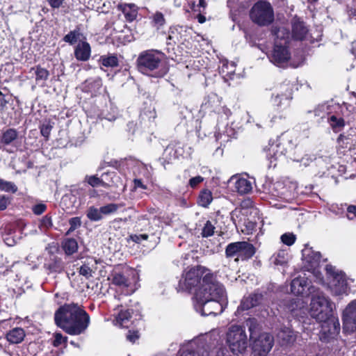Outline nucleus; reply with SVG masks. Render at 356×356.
<instances>
[{"label":"nucleus","mask_w":356,"mask_h":356,"mask_svg":"<svg viewBox=\"0 0 356 356\" xmlns=\"http://www.w3.org/2000/svg\"><path fill=\"white\" fill-rule=\"evenodd\" d=\"M56 324L72 335L80 334L90 323V316L78 304H65L55 313Z\"/></svg>","instance_id":"1"},{"label":"nucleus","mask_w":356,"mask_h":356,"mask_svg":"<svg viewBox=\"0 0 356 356\" xmlns=\"http://www.w3.org/2000/svg\"><path fill=\"white\" fill-rule=\"evenodd\" d=\"M226 300L225 288L218 282L211 285L210 289L206 291L197 292L195 298L194 307L202 316H216L222 312Z\"/></svg>","instance_id":"2"},{"label":"nucleus","mask_w":356,"mask_h":356,"mask_svg":"<svg viewBox=\"0 0 356 356\" xmlns=\"http://www.w3.org/2000/svg\"><path fill=\"white\" fill-rule=\"evenodd\" d=\"M218 282L210 269L202 266H197L184 270L179 280V286L182 290L193 292L195 298L197 292L206 291L210 289L211 285Z\"/></svg>","instance_id":"3"},{"label":"nucleus","mask_w":356,"mask_h":356,"mask_svg":"<svg viewBox=\"0 0 356 356\" xmlns=\"http://www.w3.org/2000/svg\"><path fill=\"white\" fill-rule=\"evenodd\" d=\"M136 65L141 73L156 78L163 77L168 72L164 62V54L154 49L140 52L136 60Z\"/></svg>","instance_id":"4"},{"label":"nucleus","mask_w":356,"mask_h":356,"mask_svg":"<svg viewBox=\"0 0 356 356\" xmlns=\"http://www.w3.org/2000/svg\"><path fill=\"white\" fill-rule=\"evenodd\" d=\"M309 289L312 296L309 310L310 316L317 321H326L332 316V303L322 291L315 287Z\"/></svg>","instance_id":"5"},{"label":"nucleus","mask_w":356,"mask_h":356,"mask_svg":"<svg viewBox=\"0 0 356 356\" xmlns=\"http://www.w3.org/2000/svg\"><path fill=\"white\" fill-rule=\"evenodd\" d=\"M226 343L234 354L245 353L248 346V338L245 329L236 325L230 326L226 333Z\"/></svg>","instance_id":"6"},{"label":"nucleus","mask_w":356,"mask_h":356,"mask_svg":"<svg viewBox=\"0 0 356 356\" xmlns=\"http://www.w3.org/2000/svg\"><path fill=\"white\" fill-rule=\"evenodd\" d=\"M250 17L259 26H268L274 20L273 7L266 1H259L250 9Z\"/></svg>","instance_id":"7"},{"label":"nucleus","mask_w":356,"mask_h":356,"mask_svg":"<svg viewBox=\"0 0 356 356\" xmlns=\"http://www.w3.org/2000/svg\"><path fill=\"white\" fill-rule=\"evenodd\" d=\"M296 145L291 140H284V139H279L275 143H270L265 148L266 158L270 164L274 167L277 165V161L281 159L283 155L289 154V156L292 154Z\"/></svg>","instance_id":"8"},{"label":"nucleus","mask_w":356,"mask_h":356,"mask_svg":"<svg viewBox=\"0 0 356 356\" xmlns=\"http://www.w3.org/2000/svg\"><path fill=\"white\" fill-rule=\"evenodd\" d=\"M325 269L332 293L336 296L346 294L349 287L346 275L331 265H326Z\"/></svg>","instance_id":"9"},{"label":"nucleus","mask_w":356,"mask_h":356,"mask_svg":"<svg viewBox=\"0 0 356 356\" xmlns=\"http://www.w3.org/2000/svg\"><path fill=\"white\" fill-rule=\"evenodd\" d=\"M254 253V247L247 241L231 243L225 248L226 257H235V261L248 260L252 257Z\"/></svg>","instance_id":"10"},{"label":"nucleus","mask_w":356,"mask_h":356,"mask_svg":"<svg viewBox=\"0 0 356 356\" xmlns=\"http://www.w3.org/2000/svg\"><path fill=\"white\" fill-rule=\"evenodd\" d=\"M302 257L305 263L308 264L309 270H313V275L316 279V282L320 284H324L321 273L316 269L321 262V253L314 251L310 248H305L302 250Z\"/></svg>","instance_id":"11"},{"label":"nucleus","mask_w":356,"mask_h":356,"mask_svg":"<svg viewBox=\"0 0 356 356\" xmlns=\"http://www.w3.org/2000/svg\"><path fill=\"white\" fill-rule=\"evenodd\" d=\"M274 344V339L268 333L260 334L252 342V350L254 356H267Z\"/></svg>","instance_id":"12"},{"label":"nucleus","mask_w":356,"mask_h":356,"mask_svg":"<svg viewBox=\"0 0 356 356\" xmlns=\"http://www.w3.org/2000/svg\"><path fill=\"white\" fill-rule=\"evenodd\" d=\"M291 54L286 45L275 42L274 48L269 56L270 61L277 66H284L289 60Z\"/></svg>","instance_id":"13"},{"label":"nucleus","mask_w":356,"mask_h":356,"mask_svg":"<svg viewBox=\"0 0 356 356\" xmlns=\"http://www.w3.org/2000/svg\"><path fill=\"white\" fill-rule=\"evenodd\" d=\"M343 330L351 333L356 331V302H351L345 309L343 314Z\"/></svg>","instance_id":"14"},{"label":"nucleus","mask_w":356,"mask_h":356,"mask_svg":"<svg viewBox=\"0 0 356 356\" xmlns=\"http://www.w3.org/2000/svg\"><path fill=\"white\" fill-rule=\"evenodd\" d=\"M323 323L321 326V333L324 339L330 340L334 338L339 333L340 324L338 319L331 316L325 321H319Z\"/></svg>","instance_id":"15"},{"label":"nucleus","mask_w":356,"mask_h":356,"mask_svg":"<svg viewBox=\"0 0 356 356\" xmlns=\"http://www.w3.org/2000/svg\"><path fill=\"white\" fill-rule=\"evenodd\" d=\"M310 282L305 277H299L292 280L291 283V291L295 295H311L309 288L314 287L310 286Z\"/></svg>","instance_id":"16"},{"label":"nucleus","mask_w":356,"mask_h":356,"mask_svg":"<svg viewBox=\"0 0 356 356\" xmlns=\"http://www.w3.org/2000/svg\"><path fill=\"white\" fill-rule=\"evenodd\" d=\"M296 334L289 327L281 328L277 334V340L282 346H291L296 340Z\"/></svg>","instance_id":"17"},{"label":"nucleus","mask_w":356,"mask_h":356,"mask_svg":"<svg viewBox=\"0 0 356 356\" xmlns=\"http://www.w3.org/2000/svg\"><path fill=\"white\" fill-rule=\"evenodd\" d=\"M306 305L301 298L297 297L290 300L286 307L294 316L302 317L307 310Z\"/></svg>","instance_id":"18"},{"label":"nucleus","mask_w":356,"mask_h":356,"mask_svg":"<svg viewBox=\"0 0 356 356\" xmlns=\"http://www.w3.org/2000/svg\"><path fill=\"white\" fill-rule=\"evenodd\" d=\"M110 175L111 174L108 172L102 173L100 177H97V175H86L84 178V181L93 188L102 186L108 188L111 186V184L108 183V180H105L104 177H109Z\"/></svg>","instance_id":"19"},{"label":"nucleus","mask_w":356,"mask_h":356,"mask_svg":"<svg viewBox=\"0 0 356 356\" xmlns=\"http://www.w3.org/2000/svg\"><path fill=\"white\" fill-rule=\"evenodd\" d=\"M91 48L87 42H79L75 48L74 56L78 60L86 61L90 58Z\"/></svg>","instance_id":"20"},{"label":"nucleus","mask_w":356,"mask_h":356,"mask_svg":"<svg viewBox=\"0 0 356 356\" xmlns=\"http://www.w3.org/2000/svg\"><path fill=\"white\" fill-rule=\"evenodd\" d=\"M262 300V295L254 293L244 297L239 307L242 310H248L258 305Z\"/></svg>","instance_id":"21"},{"label":"nucleus","mask_w":356,"mask_h":356,"mask_svg":"<svg viewBox=\"0 0 356 356\" xmlns=\"http://www.w3.org/2000/svg\"><path fill=\"white\" fill-rule=\"evenodd\" d=\"M118 10L122 11L127 20L134 21L137 16V7L132 3H120L117 6Z\"/></svg>","instance_id":"22"},{"label":"nucleus","mask_w":356,"mask_h":356,"mask_svg":"<svg viewBox=\"0 0 356 356\" xmlns=\"http://www.w3.org/2000/svg\"><path fill=\"white\" fill-rule=\"evenodd\" d=\"M272 32L275 37V42L277 41L278 44L286 45L290 37V32L284 26L273 27Z\"/></svg>","instance_id":"23"},{"label":"nucleus","mask_w":356,"mask_h":356,"mask_svg":"<svg viewBox=\"0 0 356 356\" xmlns=\"http://www.w3.org/2000/svg\"><path fill=\"white\" fill-rule=\"evenodd\" d=\"M222 97L215 93H212L208 95L204 102V106L216 113H220V107L222 104Z\"/></svg>","instance_id":"24"},{"label":"nucleus","mask_w":356,"mask_h":356,"mask_svg":"<svg viewBox=\"0 0 356 356\" xmlns=\"http://www.w3.org/2000/svg\"><path fill=\"white\" fill-rule=\"evenodd\" d=\"M308 33V29L302 22L294 21L292 26V35L296 40H303Z\"/></svg>","instance_id":"25"},{"label":"nucleus","mask_w":356,"mask_h":356,"mask_svg":"<svg viewBox=\"0 0 356 356\" xmlns=\"http://www.w3.org/2000/svg\"><path fill=\"white\" fill-rule=\"evenodd\" d=\"M98 63L101 69H102V67H115L118 66L119 60L115 54H108L101 56L98 60Z\"/></svg>","instance_id":"26"},{"label":"nucleus","mask_w":356,"mask_h":356,"mask_svg":"<svg viewBox=\"0 0 356 356\" xmlns=\"http://www.w3.org/2000/svg\"><path fill=\"white\" fill-rule=\"evenodd\" d=\"M25 337L24 330L21 327H15L6 334V339L10 343H21Z\"/></svg>","instance_id":"27"},{"label":"nucleus","mask_w":356,"mask_h":356,"mask_svg":"<svg viewBox=\"0 0 356 356\" xmlns=\"http://www.w3.org/2000/svg\"><path fill=\"white\" fill-rule=\"evenodd\" d=\"M289 254L285 250H280L272 255L270 259V263L275 266H284L289 261Z\"/></svg>","instance_id":"28"},{"label":"nucleus","mask_w":356,"mask_h":356,"mask_svg":"<svg viewBox=\"0 0 356 356\" xmlns=\"http://www.w3.org/2000/svg\"><path fill=\"white\" fill-rule=\"evenodd\" d=\"M234 188L240 194L248 193L252 188L251 182L245 178L236 179L234 184Z\"/></svg>","instance_id":"29"},{"label":"nucleus","mask_w":356,"mask_h":356,"mask_svg":"<svg viewBox=\"0 0 356 356\" xmlns=\"http://www.w3.org/2000/svg\"><path fill=\"white\" fill-rule=\"evenodd\" d=\"M29 73L35 76L37 83L41 81L44 82L48 79L49 76V71L39 65L31 68Z\"/></svg>","instance_id":"30"},{"label":"nucleus","mask_w":356,"mask_h":356,"mask_svg":"<svg viewBox=\"0 0 356 356\" xmlns=\"http://www.w3.org/2000/svg\"><path fill=\"white\" fill-rule=\"evenodd\" d=\"M328 123L335 133L342 131L346 125L343 118L332 115L328 118Z\"/></svg>","instance_id":"31"},{"label":"nucleus","mask_w":356,"mask_h":356,"mask_svg":"<svg viewBox=\"0 0 356 356\" xmlns=\"http://www.w3.org/2000/svg\"><path fill=\"white\" fill-rule=\"evenodd\" d=\"M18 136L17 131L14 129H8L2 134L0 143L4 145H8L15 141Z\"/></svg>","instance_id":"32"},{"label":"nucleus","mask_w":356,"mask_h":356,"mask_svg":"<svg viewBox=\"0 0 356 356\" xmlns=\"http://www.w3.org/2000/svg\"><path fill=\"white\" fill-rule=\"evenodd\" d=\"M213 200V195L211 191L204 189L200 191L198 197V204L202 207H208Z\"/></svg>","instance_id":"33"},{"label":"nucleus","mask_w":356,"mask_h":356,"mask_svg":"<svg viewBox=\"0 0 356 356\" xmlns=\"http://www.w3.org/2000/svg\"><path fill=\"white\" fill-rule=\"evenodd\" d=\"M296 149V150L292 153L291 155V159L293 160L294 161L300 162L302 163L304 166H307L309 165V163L313 161V158L311 156L305 155V156L300 158L299 153H301L302 149L300 147H298L296 146L294 149Z\"/></svg>","instance_id":"34"},{"label":"nucleus","mask_w":356,"mask_h":356,"mask_svg":"<svg viewBox=\"0 0 356 356\" xmlns=\"http://www.w3.org/2000/svg\"><path fill=\"white\" fill-rule=\"evenodd\" d=\"M63 248L67 254H72L78 250V243L74 238H66L63 241Z\"/></svg>","instance_id":"35"},{"label":"nucleus","mask_w":356,"mask_h":356,"mask_svg":"<svg viewBox=\"0 0 356 356\" xmlns=\"http://www.w3.org/2000/svg\"><path fill=\"white\" fill-rule=\"evenodd\" d=\"M112 283L121 288H127L131 284L130 280L121 273H115L113 275Z\"/></svg>","instance_id":"36"},{"label":"nucleus","mask_w":356,"mask_h":356,"mask_svg":"<svg viewBox=\"0 0 356 356\" xmlns=\"http://www.w3.org/2000/svg\"><path fill=\"white\" fill-rule=\"evenodd\" d=\"M131 318V313L129 309L121 310L116 317V323L120 327H127V323Z\"/></svg>","instance_id":"37"},{"label":"nucleus","mask_w":356,"mask_h":356,"mask_svg":"<svg viewBox=\"0 0 356 356\" xmlns=\"http://www.w3.org/2000/svg\"><path fill=\"white\" fill-rule=\"evenodd\" d=\"M86 216L92 221H99L103 218L100 208L97 209L93 206L88 208Z\"/></svg>","instance_id":"38"},{"label":"nucleus","mask_w":356,"mask_h":356,"mask_svg":"<svg viewBox=\"0 0 356 356\" xmlns=\"http://www.w3.org/2000/svg\"><path fill=\"white\" fill-rule=\"evenodd\" d=\"M0 190L6 192L15 193L17 191V187L11 181H5L0 179Z\"/></svg>","instance_id":"39"},{"label":"nucleus","mask_w":356,"mask_h":356,"mask_svg":"<svg viewBox=\"0 0 356 356\" xmlns=\"http://www.w3.org/2000/svg\"><path fill=\"white\" fill-rule=\"evenodd\" d=\"M119 206L114 203L108 204L100 207L102 217L108 216L117 211Z\"/></svg>","instance_id":"40"},{"label":"nucleus","mask_w":356,"mask_h":356,"mask_svg":"<svg viewBox=\"0 0 356 356\" xmlns=\"http://www.w3.org/2000/svg\"><path fill=\"white\" fill-rule=\"evenodd\" d=\"M246 325L250 332V339H254V334L258 329L257 321L255 318H248L246 321Z\"/></svg>","instance_id":"41"},{"label":"nucleus","mask_w":356,"mask_h":356,"mask_svg":"<svg viewBox=\"0 0 356 356\" xmlns=\"http://www.w3.org/2000/svg\"><path fill=\"white\" fill-rule=\"evenodd\" d=\"M215 227L208 220L202 229V235L203 237H209L213 234Z\"/></svg>","instance_id":"42"},{"label":"nucleus","mask_w":356,"mask_h":356,"mask_svg":"<svg viewBox=\"0 0 356 356\" xmlns=\"http://www.w3.org/2000/svg\"><path fill=\"white\" fill-rule=\"evenodd\" d=\"M296 237L293 233H285L281 236L282 242L286 245H292L296 241Z\"/></svg>","instance_id":"43"},{"label":"nucleus","mask_w":356,"mask_h":356,"mask_svg":"<svg viewBox=\"0 0 356 356\" xmlns=\"http://www.w3.org/2000/svg\"><path fill=\"white\" fill-rule=\"evenodd\" d=\"M52 227V221L51 217H49L48 216H44L39 225V228L41 231H44L46 229H49Z\"/></svg>","instance_id":"44"},{"label":"nucleus","mask_w":356,"mask_h":356,"mask_svg":"<svg viewBox=\"0 0 356 356\" xmlns=\"http://www.w3.org/2000/svg\"><path fill=\"white\" fill-rule=\"evenodd\" d=\"M79 35V33L78 31H72L64 37L63 40L73 44L77 41Z\"/></svg>","instance_id":"45"},{"label":"nucleus","mask_w":356,"mask_h":356,"mask_svg":"<svg viewBox=\"0 0 356 356\" xmlns=\"http://www.w3.org/2000/svg\"><path fill=\"white\" fill-rule=\"evenodd\" d=\"M179 356H210V354L206 350H203L202 353H200V350L197 352L186 350L181 352Z\"/></svg>","instance_id":"46"},{"label":"nucleus","mask_w":356,"mask_h":356,"mask_svg":"<svg viewBox=\"0 0 356 356\" xmlns=\"http://www.w3.org/2000/svg\"><path fill=\"white\" fill-rule=\"evenodd\" d=\"M51 129L52 125L51 123L49 122H45L40 126V133L44 137L47 138L50 134Z\"/></svg>","instance_id":"47"},{"label":"nucleus","mask_w":356,"mask_h":356,"mask_svg":"<svg viewBox=\"0 0 356 356\" xmlns=\"http://www.w3.org/2000/svg\"><path fill=\"white\" fill-rule=\"evenodd\" d=\"M102 79L99 77L96 78L92 81H90L89 83V88L95 92H98L99 90V89L102 88Z\"/></svg>","instance_id":"48"},{"label":"nucleus","mask_w":356,"mask_h":356,"mask_svg":"<svg viewBox=\"0 0 356 356\" xmlns=\"http://www.w3.org/2000/svg\"><path fill=\"white\" fill-rule=\"evenodd\" d=\"M153 21L158 28L162 26L165 22L163 15L160 12H156L154 15Z\"/></svg>","instance_id":"49"},{"label":"nucleus","mask_w":356,"mask_h":356,"mask_svg":"<svg viewBox=\"0 0 356 356\" xmlns=\"http://www.w3.org/2000/svg\"><path fill=\"white\" fill-rule=\"evenodd\" d=\"M69 222L70 225V227L67 232V234H69L70 232H73L81 225V220L77 217L71 218Z\"/></svg>","instance_id":"50"},{"label":"nucleus","mask_w":356,"mask_h":356,"mask_svg":"<svg viewBox=\"0 0 356 356\" xmlns=\"http://www.w3.org/2000/svg\"><path fill=\"white\" fill-rule=\"evenodd\" d=\"M54 338L55 339L53 342V345L54 346H58L67 341V337H63L61 333H56L54 334Z\"/></svg>","instance_id":"51"},{"label":"nucleus","mask_w":356,"mask_h":356,"mask_svg":"<svg viewBox=\"0 0 356 356\" xmlns=\"http://www.w3.org/2000/svg\"><path fill=\"white\" fill-rule=\"evenodd\" d=\"M204 181V178L200 175L196 176L195 177H192L190 179L188 184L189 186L194 188H195L199 184L202 183Z\"/></svg>","instance_id":"52"},{"label":"nucleus","mask_w":356,"mask_h":356,"mask_svg":"<svg viewBox=\"0 0 356 356\" xmlns=\"http://www.w3.org/2000/svg\"><path fill=\"white\" fill-rule=\"evenodd\" d=\"M79 273L81 275L88 278L92 276V270L86 265H83L79 268Z\"/></svg>","instance_id":"53"},{"label":"nucleus","mask_w":356,"mask_h":356,"mask_svg":"<svg viewBox=\"0 0 356 356\" xmlns=\"http://www.w3.org/2000/svg\"><path fill=\"white\" fill-rule=\"evenodd\" d=\"M47 209V207L44 204H38L33 207V212L36 215L42 214Z\"/></svg>","instance_id":"54"},{"label":"nucleus","mask_w":356,"mask_h":356,"mask_svg":"<svg viewBox=\"0 0 356 356\" xmlns=\"http://www.w3.org/2000/svg\"><path fill=\"white\" fill-rule=\"evenodd\" d=\"M235 64L234 62L224 63L222 66V71L223 72H225V69L227 70V73H234V72Z\"/></svg>","instance_id":"55"},{"label":"nucleus","mask_w":356,"mask_h":356,"mask_svg":"<svg viewBox=\"0 0 356 356\" xmlns=\"http://www.w3.org/2000/svg\"><path fill=\"white\" fill-rule=\"evenodd\" d=\"M220 108V113L218 114L220 115L222 117L225 116L226 118H228L232 115L230 109L228 108L225 105L221 104Z\"/></svg>","instance_id":"56"},{"label":"nucleus","mask_w":356,"mask_h":356,"mask_svg":"<svg viewBox=\"0 0 356 356\" xmlns=\"http://www.w3.org/2000/svg\"><path fill=\"white\" fill-rule=\"evenodd\" d=\"M126 337L129 341L134 343L139 338V335L137 332L129 331Z\"/></svg>","instance_id":"57"},{"label":"nucleus","mask_w":356,"mask_h":356,"mask_svg":"<svg viewBox=\"0 0 356 356\" xmlns=\"http://www.w3.org/2000/svg\"><path fill=\"white\" fill-rule=\"evenodd\" d=\"M9 203L8 198L5 196L0 197V211H3L6 209L8 204Z\"/></svg>","instance_id":"58"},{"label":"nucleus","mask_w":356,"mask_h":356,"mask_svg":"<svg viewBox=\"0 0 356 356\" xmlns=\"http://www.w3.org/2000/svg\"><path fill=\"white\" fill-rule=\"evenodd\" d=\"M47 1L53 8H58L61 6L64 0H47Z\"/></svg>","instance_id":"59"},{"label":"nucleus","mask_w":356,"mask_h":356,"mask_svg":"<svg viewBox=\"0 0 356 356\" xmlns=\"http://www.w3.org/2000/svg\"><path fill=\"white\" fill-rule=\"evenodd\" d=\"M133 241L136 243H140L143 240H147L148 238V235L143 234H139V235H134L131 237Z\"/></svg>","instance_id":"60"},{"label":"nucleus","mask_w":356,"mask_h":356,"mask_svg":"<svg viewBox=\"0 0 356 356\" xmlns=\"http://www.w3.org/2000/svg\"><path fill=\"white\" fill-rule=\"evenodd\" d=\"M289 95H290V94H289V95H282V97H280V95H277L275 97H274L273 98V104H274L275 105L277 106H280V104H281V102H280L279 99H282L283 96H284V97H285V99H289Z\"/></svg>","instance_id":"61"},{"label":"nucleus","mask_w":356,"mask_h":356,"mask_svg":"<svg viewBox=\"0 0 356 356\" xmlns=\"http://www.w3.org/2000/svg\"><path fill=\"white\" fill-rule=\"evenodd\" d=\"M134 188H141L143 189H146V186L143 184L142 181L140 179H134Z\"/></svg>","instance_id":"62"},{"label":"nucleus","mask_w":356,"mask_h":356,"mask_svg":"<svg viewBox=\"0 0 356 356\" xmlns=\"http://www.w3.org/2000/svg\"><path fill=\"white\" fill-rule=\"evenodd\" d=\"M7 104L4 95L0 92V108H3Z\"/></svg>","instance_id":"63"},{"label":"nucleus","mask_w":356,"mask_h":356,"mask_svg":"<svg viewBox=\"0 0 356 356\" xmlns=\"http://www.w3.org/2000/svg\"><path fill=\"white\" fill-rule=\"evenodd\" d=\"M347 211L349 213H353L356 217V206L350 205L348 207Z\"/></svg>","instance_id":"64"}]
</instances>
